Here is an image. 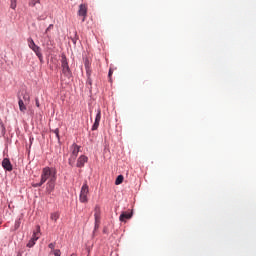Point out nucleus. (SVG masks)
Segmentation results:
<instances>
[{"label":"nucleus","instance_id":"ddd939ff","mask_svg":"<svg viewBox=\"0 0 256 256\" xmlns=\"http://www.w3.org/2000/svg\"><path fill=\"white\" fill-rule=\"evenodd\" d=\"M18 99L19 110L21 111V113H25V111H27V106L25 105V102L23 101V99H21V97H18Z\"/></svg>","mask_w":256,"mask_h":256},{"label":"nucleus","instance_id":"4be33fe9","mask_svg":"<svg viewBox=\"0 0 256 256\" xmlns=\"http://www.w3.org/2000/svg\"><path fill=\"white\" fill-rule=\"evenodd\" d=\"M52 133H54L59 141L60 137H59V128H56L55 130H52Z\"/></svg>","mask_w":256,"mask_h":256},{"label":"nucleus","instance_id":"a211bd4d","mask_svg":"<svg viewBox=\"0 0 256 256\" xmlns=\"http://www.w3.org/2000/svg\"><path fill=\"white\" fill-rule=\"evenodd\" d=\"M50 219H51L52 221L57 222V220L59 219V213H58V212L52 213V214L50 215Z\"/></svg>","mask_w":256,"mask_h":256},{"label":"nucleus","instance_id":"0eeeda50","mask_svg":"<svg viewBox=\"0 0 256 256\" xmlns=\"http://www.w3.org/2000/svg\"><path fill=\"white\" fill-rule=\"evenodd\" d=\"M2 167L6 171H13V165L11 164V160L9 158H4L2 161Z\"/></svg>","mask_w":256,"mask_h":256},{"label":"nucleus","instance_id":"9b49d317","mask_svg":"<svg viewBox=\"0 0 256 256\" xmlns=\"http://www.w3.org/2000/svg\"><path fill=\"white\" fill-rule=\"evenodd\" d=\"M39 237H41V226H36V231L33 233L32 240L34 242H37L39 240Z\"/></svg>","mask_w":256,"mask_h":256},{"label":"nucleus","instance_id":"6ab92c4d","mask_svg":"<svg viewBox=\"0 0 256 256\" xmlns=\"http://www.w3.org/2000/svg\"><path fill=\"white\" fill-rule=\"evenodd\" d=\"M36 3H41V0H30L29 1V6L30 7H35Z\"/></svg>","mask_w":256,"mask_h":256},{"label":"nucleus","instance_id":"f257e3e1","mask_svg":"<svg viewBox=\"0 0 256 256\" xmlns=\"http://www.w3.org/2000/svg\"><path fill=\"white\" fill-rule=\"evenodd\" d=\"M48 179L49 181H51L52 179H57V170L55 168L45 167L42 169V183H45L46 181H48Z\"/></svg>","mask_w":256,"mask_h":256},{"label":"nucleus","instance_id":"f3484780","mask_svg":"<svg viewBox=\"0 0 256 256\" xmlns=\"http://www.w3.org/2000/svg\"><path fill=\"white\" fill-rule=\"evenodd\" d=\"M125 178L123 177V175H119L116 180H115V185H121V183H123V180Z\"/></svg>","mask_w":256,"mask_h":256},{"label":"nucleus","instance_id":"f03ea898","mask_svg":"<svg viewBox=\"0 0 256 256\" xmlns=\"http://www.w3.org/2000/svg\"><path fill=\"white\" fill-rule=\"evenodd\" d=\"M88 195H89V185L87 184V181H85V183L81 187V191L79 195L80 203H89V198H87Z\"/></svg>","mask_w":256,"mask_h":256},{"label":"nucleus","instance_id":"1a4fd4ad","mask_svg":"<svg viewBox=\"0 0 256 256\" xmlns=\"http://www.w3.org/2000/svg\"><path fill=\"white\" fill-rule=\"evenodd\" d=\"M55 181H57V179H52L49 180L46 186V191L47 193H53L54 189H55Z\"/></svg>","mask_w":256,"mask_h":256},{"label":"nucleus","instance_id":"39448f33","mask_svg":"<svg viewBox=\"0 0 256 256\" xmlns=\"http://www.w3.org/2000/svg\"><path fill=\"white\" fill-rule=\"evenodd\" d=\"M78 15L79 17H83L82 23H85V19H87V5L85 4L79 5Z\"/></svg>","mask_w":256,"mask_h":256},{"label":"nucleus","instance_id":"473e14b6","mask_svg":"<svg viewBox=\"0 0 256 256\" xmlns=\"http://www.w3.org/2000/svg\"><path fill=\"white\" fill-rule=\"evenodd\" d=\"M71 256H75V254H72Z\"/></svg>","mask_w":256,"mask_h":256},{"label":"nucleus","instance_id":"423d86ee","mask_svg":"<svg viewBox=\"0 0 256 256\" xmlns=\"http://www.w3.org/2000/svg\"><path fill=\"white\" fill-rule=\"evenodd\" d=\"M99 123H101V109L97 110L95 122L92 126V131H97V129H99Z\"/></svg>","mask_w":256,"mask_h":256},{"label":"nucleus","instance_id":"6e6552de","mask_svg":"<svg viewBox=\"0 0 256 256\" xmlns=\"http://www.w3.org/2000/svg\"><path fill=\"white\" fill-rule=\"evenodd\" d=\"M88 158L85 155H81L78 160H77V164L76 167H85V164L87 163Z\"/></svg>","mask_w":256,"mask_h":256},{"label":"nucleus","instance_id":"7ed1b4c3","mask_svg":"<svg viewBox=\"0 0 256 256\" xmlns=\"http://www.w3.org/2000/svg\"><path fill=\"white\" fill-rule=\"evenodd\" d=\"M61 67L65 77H71V69L69 68V62H67V57L65 55H62Z\"/></svg>","mask_w":256,"mask_h":256},{"label":"nucleus","instance_id":"c85d7f7f","mask_svg":"<svg viewBox=\"0 0 256 256\" xmlns=\"http://www.w3.org/2000/svg\"><path fill=\"white\" fill-rule=\"evenodd\" d=\"M103 233H104L105 235L109 234V229H108L107 227H104V228H103Z\"/></svg>","mask_w":256,"mask_h":256},{"label":"nucleus","instance_id":"412c9836","mask_svg":"<svg viewBox=\"0 0 256 256\" xmlns=\"http://www.w3.org/2000/svg\"><path fill=\"white\" fill-rule=\"evenodd\" d=\"M10 7L11 9H17V0H11Z\"/></svg>","mask_w":256,"mask_h":256},{"label":"nucleus","instance_id":"bb28decb","mask_svg":"<svg viewBox=\"0 0 256 256\" xmlns=\"http://www.w3.org/2000/svg\"><path fill=\"white\" fill-rule=\"evenodd\" d=\"M53 253L55 256H61V250L59 249L54 250Z\"/></svg>","mask_w":256,"mask_h":256},{"label":"nucleus","instance_id":"cd10ccee","mask_svg":"<svg viewBox=\"0 0 256 256\" xmlns=\"http://www.w3.org/2000/svg\"><path fill=\"white\" fill-rule=\"evenodd\" d=\"M51 29H53V24H50V25L46 28L45 33L48 34Z\"/></svg>","mask_w":256,"mask_h":256},{"label":"nucleus","instance_id":"5701e85b","mask_svg":"<svg viewBox=\"0 0 256 256\" xmlns=\"http://www.w3.org/2000/svg\"><path fill=\"white\" fill-rule=\"evenodd\" d=\"M35 240H33V239H31L29 242H28V244H27V247H33L34 245H35Z\"/></svg>","mask_w":256,"mask_h":256},{"label":"nucleus","instance_id":"2f4dec72","mask_svg":"<svg viewBox=\"0 0 256 256\" xmlns=\"http://www.w3.org/2000/svg\"><path fill=\"white\" fill-rule=\"evenodd\" d=\"M38 21H41V17H38Z\"/></svg>","mask_w":256,"mask_h":256},{"label":"nucleus","instance_id":"c756f323","mask_svg":"<svg viewBox=\"0 0 256 256\" xmlns=\"http://www.w3.org/2000/svg\"><path fill=\"white\" fill-rule=\"evenodd\" d=\"M111 75H113V70L112 69L109 70L108 77L111 78Z\"/></svg>","mask_w":256,"mask_h":256},{"label":"nucleus","instance_id":"f8f14e48","mask_svg":"<svg viewBox=\"0 0 256 256\" xmlns=\"http://www.w3.org/2000/svg\"><path fill=\"white\" fill-rule=\"evenodd\" d=\"M35 55L38 57L39 61H43V53H41V47L37 46L32 48Z\"/></svg>","mask_w":256,"mask_h":256},{"label":"nucleus","instance_id":"393cba45","mask_svg":"<svg viewBox=\"0 0 256 256\" xmlns=\"http://www.w3.org/2000/svg\"><path fill=\"white\" fill-rule=\"evenodd\" d=\"M100 225H101V222H95L94 232L99 229V226H100Z\"/></svg>","mask_w":256,"mask_h":256},{"label":"nucleus","instance_id":"4468645a","mask_svg":"<svg viewBox=\"0 0 256 256\" xmlns=\"http://www.w3.org/2000/svg\"><path fill=\"white\" fill-rule=\"evenodd\" d=\"M94 218H95V223H101V210L99 209V207L95 208Z\"/></svg>","mask_w":256,"mask_h":256},{"label":"nucleus","instance_id":"dca6fc26","mask_svg":"<svg viewBox=\"0 0 256 256\" xmlns=\"http://www.w3.org/2000/svg\"><path fill=\"white\" fill-rule=\"evenodd\" d=\"M27 41H28V47L30 49H34L37 46V44H35V41H33V38H28Z\"/></svg>","mask_w":256,"mask_h":256},{"label":"nucleus","instance_id":"9d476101","mask_svg":"<svg viewBox=\"0 0 256 256\" xmlns=\"http://www.w3.org/2000/svg\"><path fill=\"white\" fill-rule=\"evenodd\" d=\"M133 217V212H123L119 219L120 221H122V223H125V221H127L128 219H131Z\"/></svg>","mask_w":256,"mask_h":256},{"label":"nucleus","instance_id":"7c9ffc66","mask_svg":"<svg viewBox=\"0 0 256 256\" xmlns=\"http://www.w3.org/2000/svg\"><path fill=\"white\" fill-rule=\"evenodd\" d=\"M36 106L37 107H39L40 105H39V100L38 99H36Z\"/></svg>","mask_w":256,"mask_h":256},{"label":"nucleus","instance_id":"2eb2a0df","mask_svg":"<svg viewBox=\"0 0 256 256\" xmlns=\"http://www.w3.org/2000/svg\"><path fill=\"white\" fill-rule=\"evenodd\" d=\"M22 97H23L22 101L26 104L29 103V101H31V97L27 92L22 93Z\"/></svg>","mask_w":256,"mask_h":256},{"label":"nucleus","instance_id":"b1692460","mask_svg":"<svg viewBox=\"0 0 256 256\" xmlns=\"http://www.w3.org/2000/svg\"><path fill=\"white\" fill-rule=\"evenodd\" d=\"M45 182H43V180H40L39 183L33 184V187H41L42 185H44Z\"/></svg>","mask_w":256,"mask_h":256},{"label":"nucleus","instance_id":"20e7f679","mask_svg":"<svg viewBox=\"0 0 256 256\" xmlns=\"http://www.w3.org/2000/svg\"><path fill=\"white\" fill-rule=\"evenodd\" d=\"M71 149H72V154L69 159V165H73L72 161H75L77 159V155H79V151H80L81 147L77 144H73L71 146Z\"/></svg>","mask_w":256,"mask_h":256},{"label":"nucleus","instance_id":"aec40b11","mask_svg":"<svg viewBox=\"0 0 256 256\" xmlns=\"http://www.w3.org/2000/svg\"><path fill=\"white\" fill-rule=\"evenodd\" d=\"M21 227V219L15 221L14 229L17 230Z\"/></svg>","mask_w":256,"mask_h":256},{"label":"nucleus","instance_id":"a878e982","mask_svg":"<svg viewBox=\"0 0 256 256\" xmlns=\"http://www.w3.org/2000/svg\"><path fill=\"white\" fill-rule=\"evenodd\" d=\"M48 247H49V249H51L52 251H55L56 249H55V242L54 243H50L49 245H48Z\"/></svg>","mask_w":256,"mask_h":256}]
</instances>
